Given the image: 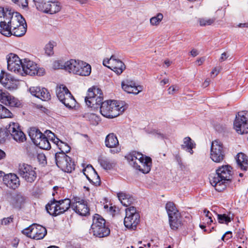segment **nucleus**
Segmentation results:
<instances>
[{"label":"nucleus","mask_w":248,"mask_h":248,"mask_svg":"<svg viewBox=\"0 0 248 248\" xmlns=\"http://www.w3.org/2000/svg\"><path fill=\"white\" fill-rule=\"evenodd\" d=\"M71 208L76 213L82 216H86L89 214L87 202L78 197H75L72 200Z\"/></svg>","instance_id":"13"},{"label":"nucleus","mask_w":248,"mask_h":248,"mask_svg":"<svg viewBox=\"0 0 248 248\" xmlns=\"http://www.w3.org/2000/svg\"><path fill=\"white\" fill-rule=\"evenodd\" d=\"M125 157L130 165L133 167H137V165L143 161L145 158V157L142 154L136 151L130 153Z\"/></svg>","instance_id":"20"},{"label":"nucleus","mask_w":248,"mask_h":248,"mask_svg":"<svg viewBox=\"0 0 248 248\" xmlns=\"http://www.w3.org/2000/svg\"><path fill=\"white\" fill-rule=\"evenodd\" d=\"M218 73H219V71L217 70V69L216 68H215L214 69H213V70L211 72V76H212L213 75H215L214 76V77H215L216 76H217Z\"/></svg>","instance_id":"61"},{"label":"nucleus","mask_w":248,"mask_h":248,"mask_svg":"<svg viewBox=\"0 0 248 248\" xmlns=\"http://www.w3.org/2000/svg\"><path fill=\"white\" fill-rule=\"evenodd\" d=\"M13 114L11 112L5 107L1 105L0 108V119L5 118H12Z\"/></svg>","instance_id":"40"},{"label":"nucleus","mask_w":248,"mask_h":248,"mask_svg":"<svg viewBox=\"0 0 248 248\" xmlns=\"http://www.w3.org/2000/svg\"><path fill=\"white\" fill-rule=\"evenodd\" d=\"M232 167L228 165L222 166L216 170V173L211 176L210 182L216 190L221 191L231 182L232 177Z\"/></svg>","instance_id":"3"},{"label":"nucleus","mask_w":248,"mask_h":248,"mask_svg":"<svg viewBox=\"0 0 248 248\" xmlns=\"http://www.w3.org/2000/svg\"><path fill=\"white\" fill-rule=\"evenodd\" d=\"M64 62L62 61H56L53 63V68L54 69H64Z\"/></svg>","instance_id":"49"},{"label":"nucleus","mask_w":248,"mask_h":248,"mask_svg":"<svg viewBox=\"0 0 248 248\" xmlns=\"http://www.w3.org/2000/svg\"><path fill=\"white\" fill-rule=\"evenodd\" d=\"M242 88L243 87L242 86H240L239 87L238 86H237V89L235 91V99H238L241 96V93L242 92Z\"/></svg>","instance_id":"53"},{"label":"nucleus","mask_w":248,"mask_h":248,"mask_svg":"<svg viewBox=\"0 0 248 248\" xmlns=\"http://www.w3.org/2000/svg\"><path fill=\"white\" fill-rule=\"evenodd\" d=\"M36 146L41 149L48 150L50 148V144L48 139L44 134L39 140L35 144Z\"/></svg>","instance_id":"37"},{"label":"nucleus","mask_w":248,"mask_h":248,"mask_svg":"<svg viewBox=\"0 0 248 248\" xmlns=\"http://www.w3.org/2000/svg\"><path fill=\"white\" fill-rule=\"evenodd\" d=\"M190 54L193 57H195L199 54V52L197 49L193 48L190 51Z\"/></svg>","instance_id":"60"},{"label":"nucleus","mask_w":248,"mask_h":248,"mask_svg":"<svg viewBox=\"0 0 248 248\" xmlns=\"http://www.w3.org/2000/svg\"><path fill=\"white\" fill-rule=\"evenodd\" d=\"M125 110L123 106L116 100H108L102 103L100 107L101 114L106 118L116 117Z\"/></svg>","instance_id":"4"},{"label":"nucleus","mask_w":248,"mask_h":248,"mask_svg":"<svg viewBox=\"0 0 248 248\" xmlns=\"http://www.w3.org/2000/svg\"><path fill=\"white\" fill-rule=\"evenodd\" d=\"M10 95L7 92L3 91L2 89H0V101L6 105L8 100L9 97Z\"/></svg>","instance_id":"44"},{"label":"nucleus","mask_w":248,"mask_h":248,"mask_svg":"<svg viewBox=\"0 0 248 248\" xmlns=\"http://www.w3.org/2000/svg\"><path fill=\"white\" fill-rule=\"evenodd\" d=\"M95 178H96V177H95V176L92 175L91 176H87V179L89 181V182L91 183H92L93 185H94L95 186H98L100 185H96L94 183V182L96 181Z\"/></svg>","instance_id":"57"},{"label":"nucleus","mask_w":248,"mask_h":248,"mask_svg":"<svg viewBox=\"0 0 248 248\" xmlns=\"http://www.w3.org/2000/svg\"><path fill=\"white\" fill-rule=\"evenodd\" d=\"M217 219L218 222L220 223H225L227 224L229 222L231 221L230 217L227 216L226 214H217Z\"/></svg>","instance_id":"46"},{"label":"nucleus","mask_w":248,"mask_h":248,"mask_svg":"<svg viewBox=\"0 0 248 248\" xmlns=\"http://www.w3.org/2000/svg\"><path fill=\"white\" fill-rule=\"evenodd\" d=\"M114 55H112L110 59L104 60L103 65L111 69V67H113V65H114V62H115L114 61Z\"/></svg>","instance_id":"47"},{"label":"nucleus","mask_w":248,"mask_h":248,"mask_svg":"<svg viewBox=\"0 0 248 248\" xmlns=\"http://www.w3.org/2000/svg\"><path fill=\"white\" fill-rule=\"evenodd\" d=\"M122 88L127 93L134 94H138L143 90L142 86H137L135 81L128 79L122 82Z\"/></svg>","instance_id":"17"},{"label":"nucleus","mask_w":248,"mask_h":248,"mask_svg":"<svg viewBox=\"0 0 248 248\" xmlns=\"http://www.w3.org/2000/svg\"><path fill=\"white\" fill-rule=\"evenodd\" d=\"M56 43L54 42H49L45 47V53L48 56H51L54 54L53 47Z\"/></svg>","instance_id":"43"},{"label":"nucleus","mask_w":248,"mask_h":248,"mask_svg":"<svg viewBox=\"0 0 248 248\" xmlns=\"http://www.w3.org/2000/svg\"><path fill=\"white\" fill-rule=\"evenodd\" d=\"M237 27L239 28H248V23H240L237 25Z\"/></svg>","instance_id":"64"},{"label":"nucleus","mask_w":248,"mask_h":248,"mask_svg":"<svg viewBox=\"0 0 248 248\" xmlns=\"http://www.w3.org/2000/svg\"><path fill=\"white\" fill-rule=\"evenodd\" d=\"M103 93L100 89L96 88L88 90L87 95L85 98L86 105L94 109L100 108L103 102Z\"/></svg>","instance_id":"7"},{"label":"nucleus","mask_w":248,"mask_h":248,"mask_svg":"<svg viewBox=\"0 0 248 248\" xmlns=\"http://www.w3.org/2000/svg\"><path fill=\"white\" fill-rule=\"evenodd\" d=\"M98 162L101 166L106 170H110L113 168L114 164L109 159L104 157H100L98 159Z\"/></svg>","instance_id":"39"},{"label":"nucleus","mask_w":248,"mask_h":248,"mask_svg":"<svg viewBox=\"0 0 248 248\" xmlns=\"http://www.w3.org/2000/svg\"><path fill=\"white\" fill-rule=\"evenodd\" d=\"M0 82L3 86L10 91L17 89L19 84L18 79H16L11 74L3 71H1L0 75Z\"/></svg>","instance_id":"14"},{"label":"nucleus","mask_w":248,"mask_h":248,"mask_svg":"<svg viewBox=\"0 0 248 248\" xmlns=\"http://www.w3.org/2000/svg\"><path fill=\"white\" fill-rule=\"evenodd\" d=\"M140 221V216L134 206H130L125 209L124 226L128 229L135 230Z\"/></svg>","instance_id":"9"},{"label":"nucleus","mask_w":248,"mask_h":248,"mask_svg":"<svg viewBox=\"0 0 248 248\" xmlns=\"http://www.w3.org/2000/svg\"><path fill=\"white\" fill-rule=\"evenodd\" d=\"M228 57H229V55H228L227 52H224L221 54L219 61L221 62H223V61L226 60Z\"/></svg>","instance_id":"59"},{"label":"nucleus","mask_w":248,"mask_h":248,"mask_svg":"<svg viewBox=\"0 0 248 248\" xmlns=\"http://www.w3.org/2000/svg\"><path fill=\"white\" fill-rule=\"evenodd\" d=\"M18 100L16 98L10 95V96L9 97L8 100L7 102L6 105L14 107H17L18 105Z\"/></svg>","instance_id":"48"},{"label":"nucleus","mask_w":248,"mask_h":248,"mask_svg":"<svg viewBox=\"0 0 248 248\" xmlns=\"http://www.w3.org/2000/svg\"><path fill=\"white\" fill-rule=\"evenodd\" d=\"M3 182L7 187L13 189H16L20 185L19 178L15 173L4 175Z\"/></svg>","instance_id":"18"},{"label":"nucleus","mask_w":248,"mask_h":248,"mask_svg":"<svg viewBox=\"0 0 248 248\" xmlns=\"http://www.w3.org/2000/svg\"><path fill=\"white\" fill-rule=\"evenodd\" d=\"M205 61L204 58H201L197 60L196 61L197 63L198 64V65H202L204 61Z\"/></svg>","instance_id":"62"},{"label":"nucleus","mask_w":248,"mask_h":248,"mask_svg":"<svg viewBox=\"0 0 248 248\" xmlns=\"http://www.w3.org/2000/svg\"><path fill=\"white\" fill-rule=\"evenodd\" d=\"M59 168L64 172H71L75 169V163L69 157V159H65L63 161Z\"/></svg>","instance_id":"31"},{"label":"nucleus","mask_w":248,"mask_h":248,"mask_svg":"<svg viewBox=\"0 0 248 248\" xmlns=\"http://www.w3.org/2000/svg\"><path fill=\"white\" fill-rule=\"evenodd\" d=\"M31 233L32 239H42L47 233L46 228L41 225L34 224L31 225Z\"/></svg>","instance_id":"19"},{"label":"nucleus","mask_w":248,"mask_h":248,"mask_svg":"<svg viewBox=\"0 0 248 248\" xmlns=\"http://www.w3.org/2000/svg\"><path fill=\"white\" fill-rule=\"evenodd\" d=\"M169 224L170 228L174 230H177L183 224L182 217L180 213H176L169 217Z\"/></svg>","instance_id":"22"},{"label":"nucleus","mask_w":248,"mask_h":248,"mask_svg":"<svg viewBox=\"0 0 248 248\" xmlns=\"http://www.w3.org/2000/svg\"><path fill=\"white\" fill-rule=\"evenodd\" d=\"M78 61V60L71 59L65 62L64 69L69 73L75 74Z\"/></svg>","instance_id":"33"},{"label":"nucleus","mask_w":248,"mask_h":248,"mask_svg":"<svg viewBox=\"0 0 248 248\" xmlns=\"http://www.w3.org/2000/svg\"><path fill=\"white\" fill-rule=\"evenodd\" d=\"M204 213L205 214L206 217H207L209 220V221H207V223H212L213 222L212 218V214L206 210H204Z\"/></svg>","instance_id":"58"},{"label":"nucleus","mask_w":248,"mask_h":248,"mask_svg":"<svg viewBox=\"0 0 248 248\" xmlns=\"http://www.w3.org/2000/svg\"><path fill=\"white\" fill-rule=\"evenodd\" d=\"M35 168L25 163L20 164L18 167V173L25 181L33 183L37 178Z\"/></svg>","instance_id":"12"},{"label":"nucleus","mask_w":248,"mask_h":248,"mask_svg":"<svg viewBox=\"0 0 248 248\" xmlns=\"http://www.w3.org/2000/svg\"><path fill=\"white\" fill-rule=\"evenodd\" d=\"M117 196L119 201L124 206H130L134 202V199L133 197L124 192H119L117 194Z\"/></svg>","instance_id":"27"},{"label":"nucleus","mask_w":248,"mask_h":248,"mask_svg":"<svg viewBox=\"0 0 248 248\" xmlns=\"http://www.w3.org/2000/svg\"><path fill=\"white\" fill-rule=\"evenodd\" d=\"M57 201L53 199L50 201L46 206V209L47 213L52 216L60 215L59 208L57 205Z\"/></svg>","instance_id":"26"},{"label":"nucleus","mask_w":248,"mask_h":248,"mask_svg":"<svg viewBox=\"0 0 248 248\" xmlns=\"http://www.w3.org/2000/svg\"><path fill=\"white\" fill-rule=\"evenodd\" d=\"M61 9V5L60 2L54 0H51V2L49 3L46 13H49L50 14H54L59 12Z\"/></svg>","instance_id":"35"},{"label":"nucleus","mask_w":248,"mask_h":248,"mask_svg":"<svg viewBox=\"0 0 248 248\" xmlns=\"http://www.w3.org/2000/svg\"><path fill=\"white\" fill-rule=\"evenodd\" d=\"M105 223L106 220L100 215L95 214L93 216L91 231L94 236L102 238L109 234L110 230Z\"/></svg>","instance_id":"5"},{"label":"nucleus","mask_w":248,"mask_h":248,"mask_svg":"<svg viewBox=\"0 0 248 248\" xmlns=\"http://www.w3.org/2000/svg\"><path fill=\"white\" fill-rule=\"evenodd\" d=\"M7 59L8 70L18 75L33 76L38 74L37 64L28 59L21 60L17 55L13 53L10 54Z\"/></svg>","instance_id":"2"},{"label":"nucleus","mask_w":248,"mask_h":248,"mask_svg":"<svg viewBox=\"0 0 248 248\" xmlns=\"http://www.w3.org/2000/svg\"><path fill=\"white\" fill-rule=\"evenodd\" d=\"M29 135L32 142L34 144H35L43 136L44 134H43L39 129L33 128L30 130Z\"/></svg>","instance_id":"36"},{"label":"nucleus","mask_w":248,"mask_h":248,"mask_svg":"<svg viewBox=\"0 0 248 248\" xmlns=\"http://www.w3.org/2000/svg\"><path fill=\"white\" fill-rule=\"evenodd\" d=\"M163 18V15L161 13H158L155 16L150 19V23L152 26H157L159 24Z\"/></svg>","instance_id":"41"},{"label":"nucleus","mask_w":248,"mask_h":248,"mask_svg":"<svg viewBox=\"0 0 248 248\" xmlns=\"http://www.w3.org/2000/svg\"><path fill=\"white\" fill-rule=\"evenodd\" d=\"M26 31V21L19 13H14L8 7H0V32L2 34L20 37Z\"/></svg>","instance_id":"1"},{"label":"nucleus","mask_w":248,"mask_h":248,"mask_svg":"<svg viewBox=\"0 0 248 248\" xmlns=\"http://www.w3.org/2000/svg\"><path fill=\"white\" fill-rule=\"evenodd\" d=\"M225 150L222 143L218 140L212 142L210 149V158L215 162L219 163L225 157Z\"/></svg>","instance_id":"11"},{"label":"nucleus","mask_w":248,"mask_h":248,"mask_svg":"<svg viewBox=\"0 0 248 248\" xmlns=\"http://www.w3.org/2000/svg\"><path fill=\"white\" fill-rule=\"evenodd\" d=\"M29 91L31 95L43 101H48L51 99V95L48 90L45 88L40 87H31Z\"/></svg>","instance_id":"16"},{"label":"nucleus","mask_w":248,"mask_h":248,"mask_svg":"<svg viewBox=\"0 0 248 248\" xmlns=\"http://www.w3.org/2000/svg\"><path fill=\"white\" fill-rule=\"evenodd\" d=\"M13 218L12 217H11L4 218L1 220V224L4 225H7L9 224L10 223L13 222Z\"/></svg>","instance_id":"54"},{"label":"nucleus","mask_w":248,"mask_h":248,"mask_svg":"<svg viewBox=\"0 0 248 248\" xmlns=\"http://www.w3.org/2000/svg\"><path fill=\"white\" fill-rule=\"evenodd\" d=\"M47 132V131H46V133ZM47 135L49 138H51V140L53 141L54 143L57 145L61 151L60 152L56 153L55 156L56 164L59 168L64 160L69 159V156L66 155L64 151L67 153L70 151V148L66 143L62 142L58 138H53V137H55V135L50 131H48Z\"/></svg>","instance_id":"6"},{"label":"nucleus","mask_w":248,"mask_h":248,"mask_svg":"<svg viewBox=\"0 0 248 248\" xmlns=\"http://www.w3.org/2000/svg\"><path fill=\"white\" fill-rule=\"evenodd\" d=\"M7 130L16 141L20 143L23 142L26 140V136L20 129L18 123H10L7 128Z\"/></svg>","instance_id":"15"},{"label":"nucleus","mask_w":248,"mask_h":248,"mask_svg":"<svg viewBox=\"0 0 248 248\" xmlns=\"http://www.w3.org/2000/svg\"><path fill=\"white\" fill-rule=\"evenodd\" d=\"M31 228H32L31 227V225L30 226V227H29L28 228H26L25 229L23 230L22 231V233L26 235V236H27L28 237H29L31 238H32V237L31 236Z\"/></svg>","instance_id":"55"},{"label":"nucleus","mask_w":248,"mask_h":248,"mask_svg":"<svg viewBox=\"0 0 248 248\" xmlns=\"http://www.w3.org/2000/svg\"><path fill=\"white\" fill-rule=\"evenodd\" d=\"M15 3L18 5H21L23 8L28 7V0H12Z\"/></svg>","instance_id":"51"},{"label":"nucleus","mask_w":248,"mask_h":248,"mask_svg":"<svg viewBox=\"0 0 248 248\" xmlns=\"http://www.w3.org/2000/svg\"><path fill=\"white\" fill-rule=\"evenodd\" d=\"M233 128L238 134H244L248 133V112L247 111L238 112L233 122Z\"/></svg>","instance_id":"10"},{"label":"nucleus","mask_w":248,"mask_h":248,"mask_svg":"<svg viewBox=\"0 0 248 248\" xmlns=\"http://www.w3.org/2000/svg\"><path fill=\"white\" fill-rule=\"evenodd\" d=\"M179 90V87L177 85H172L170 87L168 90V93L170 94H173L177 93Z\"/></svg>","instance_id":"52"},{"label":"nucleus","mask_w":248,"mask_h":248,"mask_svg":"<svg viewBox=\"0 0 248 248\" xmlns=\"http://www.w3.org/2000/svg\"><path fill=\"white\" fill-rule=\"evenodd\" d=\"M57 203L60 206V208H59L60 215L64 213L70 207L71 208L72 201L69 199L57 201Z\"/></svg>","instance_id":"32"},{"label":"nucleus","mask_w":248,"mask_h":248,"mask_svg":"<svg viewBox=\"0 0 248 248\" xmlns=\"http://www.w3.org/2000/svg\"><path fill=\"white\" fill-rule=\"evenodd\" d=\"M88 117L91 124L94 125H97L100 121L99 117L93 113L89 114Z\"/></svg>","instance_id":"45"},{"label":"nucleus","mask_w":248,"mask_h":248,"mask_svg":"<svg viewBox=\"0 0 248 248\" xmlns=\"http://www.w3.org/2000/svg\"><path fill=\"white\" fill-rule=\"evenodd\" d=\"M215 21V18H199L198 22L201 26H206L212 25Z\"/></svg>","instance_id":"42"},{"label":"nucleus","mask_w":248,"mask_h":248,"mask_svg":"<svg viewBox=\"0 0 248 248\" xmlns=\"http://www.w3.org/2000/svg\"><path fill=\"white\" fill-rule=\"evenodd\" d=\"M152 159L150 157L145 156L144 160L137 165V167H133L143 173H148L151 170Z\"/></svg>","instance_id":"24"},{"label":"nucleus","mask_w":248,"mask_h":248,"mask_svg":"<svg viewBox=\"0 0 248 248\" xmlns=\"http://www.w3.org/2000/svg\"><path fill=\"white\" fill-rule=\"evenodd\" d=\"M232 237V232L231 231L227 232L221 237V239L224 241L229 239Z\"/></svg>","instance_id":"56"},{"label":"nucleus","mask_w":248,"mask_h":248,"mask_svg":"<svg viewBox=\"0 0 248 248\" xmlns=\"http://www.w3.org/2000/svg\"><path fill=\"white\" fill-rule=\"evenodd\" d=\"M114 61L115 62H114L113 67H111V70H113L118 75L121 74L125 69L124 64L121 60L117 59L115 56Z\"/></svg>","instance_id":"29"},{"label":"nucleus","mask_w":248,"mask_h":248,"mask_svg":"<svg viewBox=\"0 0 248 248\" xmlns=\"http://www.w3.org/2000/svg\"><path fill=\"white\" fill-rule=\"evenodd\" d=\"M169 82V78H164L160 81V85L161 86H164V85L168 84Z\"/></svg>","instance_id":"63"},{"label":"nucleus","mask_w":248,"mask_h":248,"mask_svg":"<svg viewBox=\"0 0 248 248\" xmlns=\"http://www.w3.org/2000/svg\"><path fill=\"white\" fill-rule=\"evenodd\" d=\"M91 66L89 64L78 60L75 74L81 76H88L91 73Z\"/></svg>","instance_id":"21"},{"label":"nucleus","mask_w":248,"mask_h":248,"mask_svg":"<svg viewBox=\"0 0 248 248\" xmlns=\"http://www.w3.org/2000/svg\"><path fill=\"white\" fill-rule=\"evenodd\" d=\"M166 209L167 210L169 217L170 216H173L176 213H179V212L177 209L174 203L171 202H168L166 204Z\"/></svg>","instance_id":"38"},{"label":"nucleus","mask_w":248,"mask_h":248,"mask_svg":"<svg viewBox=\"0 0 248 248\" xmlns=\"http://www.w3.org/2000/svg\"><path fill=\"white\" fill-rule=\"evenodd\" d=\"M235 236L238 239H240L242 242L244 243V240H245L244 229H239V230L236 232Z\"/></svg>","instance_id":"50"},{"label":"nucleus","mask_w":248,"mask_h":248,"mask_svg":"<svg viewBox=\"0 0 248 248\" xmlns=\"http://www.w3.org/2000/svg\"><path fill=\"white\" fill-rule=\"evenodd\" d=\"M196 143L190 137H187L184 139L183 144L181 145L182 149L189 153L193 154V149L195 148Z\"/></svg>","instance_id":"25"},{"label":"nucleus","mask_w":248,"mask_h":248,"mask_svg":"<svg viewBox=\"0 0 248 248\" xmlns=\"http://www.w3.org/2000/svg\"><path fill=\"white\" fill-rule=\"evenodd\" d=\"M83 172L86 177L87 176H90L89 173H90L91 175H92L96 177V178H95L96 181L94 183L96 185H100L101 180L99 176L92 165H88L85 169L83 170Z\"/></svg>","instance_id":"30"},{"label":"nucleus","mask_w":248,"mask_h":248,"mask_svg":"<svg viewBox=\"0 0 248 248\" xmlns=\"http://www.w3.org/2000/svg\"><path fill=\"white\" fill-rule=\"evenodd\" d=\"M36 8L44 13H47L49 3L51 0H33Z\"/></svg>","instance_id":"34"},{"label":"nucleus","mask_w":248,"mask_h":248,"mask_svg":"<svg viewBox=\"0 0 248 248\" xmlns=\"http://www.w3.org/2000/svg\"><path fill=\"white\" fill-rule=\"evenodd\" d=\"M235 159L238 167L243 171H247L248 168V156L240 152L237 155Z\"/></svg>","instance_id":"23"},{"label":"nucleus","mask_w":248,"mask_h":248,"mask_svg":"<svg viewBox=\"0 0 248 248\" xmlns=\"http://www.w3.org/2000/svg\"><path fill=\"white\" fill-rule=\"evenodd\" d=\"M56 93L59 100L67 108H72L75 106L76 100L65 86H57Z\"/></svg>","instance_id":"8"},{"label":"nucleus","mask_w":248,"mask_h":248,"mask_svg":"<svg viewBox=\"0 0 248 248\" xmlns=\"http://www.w3.org/2000/svg\"><path fill=\"white\" fill-rule=\"evenodd\" d=\"M105 145L108 148L116 147L119 144L117 137L114 133L109 134L106 138Z\"/></svg>","instance_id":"28"}]
</instances>
